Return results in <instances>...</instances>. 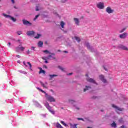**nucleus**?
Here are the masks:
<instances>
[{"label": "nucleus", "mask_w": 128, "mask_h": 128, "mask_svg": "<svg viewBox=\"0 0 128 128\" xmlns=\"http://www.w3.org/2000/svg\"><path fill=\"white\" fill-rule=\"evenodd\" d=\"M2 26V24L0 23V26Z\"/></svg>", "instance_id": "052dcab7"}, {"label": "nucleus", "mask_w": 128, "mask_h": 128, "mask_svg": "<svg viewBox=\"0 0 128 128\" xmlns=\"http://www.w3.org/2000/svg\"><path fill=\"white\" fill-rule=\"evenodd\" d=\"M78 120H82V122L84 121V120L83 118H78Z\"/></svg>", "instance_id": "ea45409f"}, {"label": "nucleus", "mask_w": 128, "mask_h": 128, "mask_svg": "<svg viewBox=\"0 0 128 128\" xmlns=\"http://www.w3.org/2000/svg\"><path fill=\"white\" fill-rule=\"evenodd\" d=\"M120 128H128L124 125H122V126H120Z\"/></svg>", "instance_id": "37998d69"}, {"label": "nucleus", "mask_w": 128, "mask_h": 128, "mask_svg": "<svg viewBox=\"0 0 128 128\" xmlns=\"http://www.w3.org/2000/svg\"><path fill=\"white\" fill-rule=\"evenodd\" d=\"M88 128H90V127H88Z\"/></svg>", "instance_id": "680f3d73"}, {"label": "nucleus", "mask_w": 128, "mask_h": 128, "mask_svg": "<svg viewBox=\"0 0 128 128\" xmlns=\"http://www.w3.org/2000/svg\"><path fill=\"white\" fill-rule=\"evenodd\" d=\"M72 73H70L68 74V76H72Z\"/></svg>", "instance_id": "603ef678"}, {"label": "nucleus", "mask_w": 128, "mask_h": 128, "mask_svg": "<svg viewBox=\"0 0 128 128\" xmlns=\"http://www.w3.org/2000/svg\"><path fill=\"white\" fill-rule=\"evenodd\" d=\"M90 90V86H86V88H84V92H86V90Z\"/></svg>", "instance_id": "412c9836"}, {"label": "nucleus", "mask_w": 128, "mask_h": 128, "mask_svg": "<svg viewBox=\"0 0 128 128\" xmlns=\"http://www.w3.org/2000/svg\"><path fill=\"white\" fill-rule=\"evenodd\" d=\"M111 126H112V128H116V124L114 122L111 124Z\"/></svg>", "instance_id": "5701e85b"}, {"label": "nucleus", "mask_w": 128, "mask_h": 128, "mask_svg": "<svg viewBox=\"0 0 128 128\" xmlns=\"http://www.w3.org/2000/svg\"><path fill=\"white\" fill-rule=\"evenodd\" d=\"M42 44H44V42H42V41H40L38 44V46H39V48H42Z\"/></svg>", "instance_id": "6ab92c4d"}, {"label": "nucleus", "mask_w": 128, "mask_h": 128, "mask_svg": "<svg viewBox=\"0 0 128 128\" xmlns=\"http://www.w3.org/2000/svg\"><path fill=\"white\" fill-rule=\"evenodd\" d=\"M28 36H32V34H34V31H29L26 33Z\"/></svg>", "instance_id": "f3484780"}, {"label": "nucleus", "mask_w": 128, "mask_h": 128, "mask_svg": "<svg viewBox=\"0 0 128 128\" xmlns=\"http://www.w3.org/2000/svg\"><path fill=\"white\" fill-rule=\"evenodd\" d=\"M37 89L38 90H40L42 92H44V94H46V92H44V91L40 89V88H37Z\"/></svg>", "instance_id": "473e14b6"}, {"label": "nucleus", "mask_w": 128, "mask_h": 128, "mask_svg": "<svg viewBox=\"0 0 128 128\" xmlns=\"http://www.w3.org/2000/svg\"><path fill=\"white\" fill-rule=\"evenodd\" d=\"M40 84L43 88H48V83L46 82L44 84L42 82H40Z\"/></svg>", "instance_id": "2eb2a0df"}, {"label": "nucleus", "mask_w": 128, "mask_h": 128, "mask_svg": "<svg viewBox=\"0 0 128 128\" xmlns=\"http://www.w3.org/2000/svg\"><path fill=\"white\" fill-rule=\"evenodd\" d=\"M40 34H37V36H35L36 38H40Z\"/></svg>", "instance_id": "c9c22d12"}, {"label": "nucleus", "mask_w": 128, "mask_h": 128, "mask_svg": "<svg viewBox=\"0 0 128 128\" xmlns=\"http://www.w3.org/2000/svg\"><path fill=\"white\" fill-rule=\"evenodd\" d=\"M46 58H48V60H52V55H50L46 57Z\"/></svg>", "instance_id": "2f4dec72"}, {"label": "nucleus", "mask_w": 128, "mask_h": 128, "mask_svg": "<svg viewBox=\"0 0 128 128\" xmlns=\"http://www.w3.org/2000/svg\"><path fill=\"white\" fill-rule=\"evenodd\" d=\"M68 0H61V2H66Z\"/></svg>", "instance_id": "09e8293b"}, {"label": "nucleus", "mask_w": 128, "mask_h": 128, "mask_svg": "<svg viewBox=\"0 0 128 128\" xmlns=\"http://www.w3.org/2000/svg\"><path fill=\"white\" fill-rule=\"evenodd\" d=\"M26 64H27L29 66V68H30V70L31 72H32V70H32V64H30V62H27Z\"/></svg>", "instance_id": "dca6fc26"}, {"label": "nucleus", "mask_w": 128, "mask_h": 128, "mask_svg": "<svg viewBox=\"0 0 128 128\" xmlns=\"http://www.w3.org/2000/svg\"><path fill=\"white\" fill-rule=\"evenodd\" d=\"M36 11L40 10V9H38V6H36Z\"/></svg>", "instance_id": "a18cd8bd"}, {"label": "nucleus", "mask_w": 128, "mask_h": 128, "mask_svg": "<svg viewBox=\"0 0 128 128\" xmlns=\"http://www.w3.org/2000/svg\"><path fill=\"white\" fill-rule=\"evenodd\" d=\"M16 58H20V56L16 55Z\"/></svg>", "instance_id": "8fccbe9b"}, {"label": "nucleus", "mask_w": 128, "mask_h": 128, "mask_svg": "<svg viewBox=\"0 0 128 128\" xmlns=\"http://www.w3.org/2000/svg\"><path fill=\"white\" fill-rule=\"evenodd\" d=\"M41 116H42L43 118H46V114H41Z\"/></svg>", "instance_id": "58836bf2"}, {"label": "nucleus", "mask_w": 128, "mask_h": 128, "mask_svg": "<svg viewBox=\"0 0 128 128\" xmlns=\"http://www.w3.org/2000/svg\"><path fill=\"white\" fill-rule=\"evenodd\" d=\"M1 0H0V2Z\"/></svg>", "instance_id": "0e129e2a"}, {"label": "nucleus", "mask_w": 128, "mask_h": 128, "mask_svg": "<svg viewBox=\"0 0 128 128\" xmlns=\"http://www.w3.org/2000/svg\"><path fill=\"white\" fill-rule=\"evenodd\" d=\"M56 126L57 128H64L58 122H57L56 124Z\"/></svg>", "instance_id": "a211bd4d"}, {"label": "nucleus", "mask_w": 128, "mask_h": 128, "mask_svg": "<svg viewBox=\"0 0 128 128\" xmlns=\"http://www.w3.org/2000/svg\"><path fill=\"white\" fill-rule=\"evenodd\" d=\"M2 16H4V18H9V20H11L13 21L14 22H16V18H14V17L10 15H8L4 13H3Z\"/></svg>", "instance_id": "20e7f679"}, {"label": "nucleus", "mask_w": 128, "mask_h": 128, "mask_svg": "<svg viewBox=\"0 0 128 128\" xmlns=\"http://www.w3.org/2000/svg\"><path fill=\"white\" fill-rule=\"evenodd\" d=\"M86 76H87L86 80L88 82H92V84H96V81L94 79L90 78L88 74H86Z\"/></svg>", "instance_id": "423d86ee"}, {"label": "nucleus", "mask_w": 128, "mask_h": 128, "mask_svg": "<svg viewBox=\"0 0 128 128\" xmlns=\"http://www.w3.org/2000/svg\"><path fill=\"white\" fill-rule=\"evenodd\" d=\"M76 110H80V108L76 107Z\"/></svg>", "instance_id": "13d9d810"}, {"label": "nucleus", "mask_w": 128, "mask_h": 128, "mask_svg": "<svg viewBox=\"0 0 128 128\" xmlns=\"http://www.w3.org/2000/svg\"><path fill=\"white\" fill-rule=\"evenodd\" d=\"M62 28H61V30H62Z\"/></svg>", "instance_id": "e2e57ef3"}, {"label": "nucleus", "mask_w": 128, "mask_h": 128, "mask_svg": "<svg viewBox=\"0 0 128 128\" xmlns=\"http://www.w3.org/2000/svg\"><path fill=\"white\" fill-rule=\"evenodd\" d=\"M38 16H40V15L38 14V15H36L35 17V18H34V20H36V18H38Z\"/></svg>", "instance_id": "e433bc0d"}, {"label": "nucleus", "mask_w": 128, "mask_h": 128, "mask_svg": "<svg viewBox=\"0 0 128 128\" xmlns=\"http://www.w3.org/2000/svg\"><path fill=\"white\" fill-rule=\"evenodd\" d=\"M64 52H66V54L68 53V51H64Z\"/></svg>", "instance_id": "bf43d9fd"}, {"label": "nucleus", "mask_w": 128, "mask_h": 128, "mask_svg": "<svg viewBox=\"0 0 128 128\" xmlns=\"http://www.w3.org/2000/svg\"><path fill=\"white\" fill-rule=\"evenodd\" d=\"M30 50H28V51H27V54H30Z\"/></svg>", "instance_id": "5fc2aeb1"}, {"label": "nucleus", "mask_w": 128, "mask_h": 128, "mask_svg": "<svg viewBox=\"0 0 128 128\" xmlns=\"http://www.w3.org/2000/svg\"><path fill=\"white\" fill-rule=\"evenodd\" d=\"M112 108H114L117 114H120V112H122L124 110L123 108H120L118 106H116L115 104H112Z\"/></svg>", "instance_id": "f03ea898"}, {"label": "nucleus", "mask_w": 128, "mask_h": 128, "mask_svg": "<svg viewBox=\"0 0 128 128\" xmlns=\"http://www.w3.org/2000/svg\"><path fill=\"white\" fill-rule=\"evenodd\" d=\"M8 46H10V42H8Z\"/></svg>", "instance_id": "3c124183"}, {"label": "nucleus", "mask_w": 128, "mask_h": 128, "mask_svg": "<svg viewBox=\"0 0 128 128\" xmlns=\"http://www.w3.org/2000/svg\"><path fill=\"white\" fill-rule=\"evenodd\" d=\"M96 6L99 10H104V2H100L97 4Z\"/></svg>", "instance_id": "39448f33"}, {"label": "nucleus", "mask_w": 128, "mask_h": 128, "mask_svg": "<svg viewBox=\"0 0 128 128\" xmlns=\"http://www.w3.org/2000/svg\"><path fill=\"white\" fill-rule=\"evenodd\" d=\"M106 12L108 14H112V12H114V10H112V8L110 7H108L106 8Z\"/></svg>", "instance_id": "1a4fd4ad"}, {"label": "nucleus", "mask_w": 128, "mask_h": 128, "mask_svg": "<svg viewBox=\"0 0 128 128\" xmlns=\"http://www.w3.org/2000/svg\"><path fill=\"white\" fill-rule=\"evenodd\" d=\"M49 76L51 78H54V76H58V75H56V74H50V75H49Z\"/></svg>", "instance_id": "bb28decb"}, {"label": "nucleus", "mask_w": 128, "mask_h": 128, "mask_svg": "<svg viewBox=\"0 0 128 128\" xmlns=\"http://www.w3.org/2000/svg\"><path fill=\"white\" fill-rule=\"evenodd\" d=\"M118 48L121 50H128V48L126 47V46L123 44L118 45Z\"/></svg>", "instance_id": "0eeeda50"}, {"label": "nucleus", "mask_w": 128, "mask_h": 128, "mask_svg": "<svg viewBox=\"0 0 128 128\" xmlns=\"http://www.w3.org/2000/svg\"><path fill=\"white\" fill-rule=\"evenodd\" d=\"M75 39L76 40H77V42H80V38L78 37H75Z\"/></svg>", "instance_id": "c756f323"}, {"label": "nucleus", "mask_w": 128, "mask_h": 128, "mask_svg": "<svg viewBox=\"0 0 128 128\" xmlns=\"http://www.w3.org/2000/svg\"><path fill=\"white\" fill-rule=\"evenodd\" d=\"M43 52H44L45 54H50V52L48 50H44L43 51Z\"/></svg>", "instance_id": "72a5a7b5"}, {"label": "nucleus", "mask_w": 128, "mask_h": 128, "mask_svg": "<svg viewBox=\"0 0 128 128\" xmlns=\"http://www.w3.org/2000/svg\"><path fill=\"white\" fill-rule=\"evenodd\" d=\"M85 46L88 48L90 50V44L88 43H86Z\"/></svg>", "instance_id": "cd10ccee"}, {"label": "nucleus", "mask_w": 128, "mask_h": 128, "mask_svg": "<svg viewBox=\"0 0 128 128\" xmlns=\"http://www.w3.org/2000/svg\"><path fill=\"white\" fill-rule=\"evenodd\" d=\"M64 24H65L64 22L62 21L60 22V26H61L62 28H64Z\"/></svg>", "instance_id": "aec40b11"}, {"label": "nucleus", "mask_w": 128, "mask_h": 128, "mask_svg": "<svg viewBox=\"0 0 128 128\" xmlns=\"http://www.w3.org/2000/svg\"><path fill=\"white\" fill-rule=\"evenodd\" d=\"M128 36V33L124 32L120 35V38H126Z\"/></svg>", "instance_id": "9d476101"}, {"label": "nucleus", "mask_w": 128, "mask_h": 128, "mask_svg": "<svg viewBox=\"0 0 128 128\" xmlns=\"http://www.w3.org/2000/svg\"><path fill=\"white\" fill-rule=\"evenodd\" d=\"M44 105L46 108H48V110H49V112H51V114H54V110H52V107H50V105L48 102L44 103Z\"/></svg>", "instance_id": "7ed1b4c3"}, {"label": "nucleus", "mask_w": 128, "mask_h": 128, "mask_svg": "<svg viewBox=\"0 0 128 128\" xmlns=\"http://www.w3.org/2000/svg\"><path fill=\"white\" fill-rule=\"evenodd\" d=\"M70 126H72L73 128H78L76 127V126H78V124H70Z\"/></svg>", "instance_id": "a878e982"}, {"label": "nucleus", "mask_w": 128, "mask_h": 128, "mask_svg": "<svg viewBox=\"0 0 128 128\" xmlns=\"http://www.w3.org/2000/svg\"><path fill=\"white\" fill-rule=\"evenodd\" d=\"M18 72L20 74H28L26 72L24 71H22V70H18Z\"/></svg>", "instance_id": "4be33fe9"}, {"label": "nucleus", "mask_w": 128, "mask_h": 128, "mask_svg": "<svg viewBox=\"0 0 128 128\" xmlns=\"http://www.w3.org/2000/svg\"><path fill=\"white\" fill-rule=\"evenodd\" d=\"M22 22L24 24H25L26 26H32V23L26 20H23Z\"/></svg>", "instance_id": "f8f14e48"}, {"label": "nucleus", "mask_w": 128, "mask_h": 128, "mask_svg": "<svg viewBox=\"0 0 128 128\" xmlns=\"http://www.w3.org/2000/svg\"><path fill=\"white\" fill-rule=\"evenodd\" d=\"M126 30V28H123L122 30H121L120 32H124V30Z\"/></svg>", "instance_id": "c03bdc74"}, {"label": "nucleus", "mask_w": 128, "mask_h": 128, "mask_svg": "<svg viewBox=\"0 0 128 128\" xmlns=\"http://www.w3.org/2000/svg\"><path fill=\"white\" fill-rule=\"evenodd\" d=\"M104 70H106V72H108V70H107L106 68H104Z\"/></svg>", "instance_id": "6e6d98bb"}, {"label": "nucleus", "mask_w": 128, "mask_h": 128, "mask_svg": "<svg viewBox=\"0 0 128 128\" xmlns=\"http://www.w3.org/2000/svg\"><path fill=\"white\" fill-rule=\"evenodd\" d=\"M60 124H63V126H68V124H66V123L60 120Z\"/></svg>", "instance_id": "393cba45"}, {"label": "nucleus", "mask_w": 128, "mask_h": 128, "mask_svg": "<svg viewBox=\"0 0 128 128\" xmlns=\"http://www.w3.org/2000/svg\"><path fill=\"white\" fill-rule=\"evenodd\" d=\"M78 120H82V122L84 121V120L83 118H78Z\"/></svg>", "instance_id": "a19ab883"}, {"label": "nucleus", "mask_w": 128, "mask_h": 128, "mask_svg": "<svg viewBox=\"0 0 128 128\" xmlns=\"http://www.w3.org/2000/svg\"><path fill=\"white\" fill-rule=\"evenodd\" d=\"M119 122H120V124H124V120H122V118H120L119 120H118Z\"/></svg>", "instance_id": "c85d7f7f"}, {"label": "nucleus", "mask_w": 128, "mask_h": 128, "mask_svg": "<svg viewBox=\"0 0 128 128\" xmlns=\"http://www.w3.org/2000/svg\"><path fill=\"white\" fill-rule=\"evenodd\" d=\"M100 79L103 82L104 84L106 82V80L104 78L103 75H100L99 76Z\"/></svg>", "instance_id": "9b49d317"}, {"label": "nucleus", "mask_w": 128, "mask_h": 128, "mask_svg": "<svg viewBox=\"0 0 128 128\" xmlns=\"http://www.w3.org/2000/svg\"><path fill=\"white\" fill-rule=\"evenodd\" d=\"M69 102L70 104H74V100H69Z\"/></svg>", "instance_id": "4c0bfd02"}, {"label": "nucleus", "mask_w": 128, "mask_h": 128, "mask_svg": "<svg viewBox=\"0 0 128 128\" xmlns=\"http://www.w3.org/2000/svg\"><path fill=\"white\" fill-rule=\"evenodd\" d=\"M74 24L77 26H80V20L78 18H74Z\"/></svg>", "instance_id": "ddd939ff"}, {"label": "nucleus", "mask_w": 128, "mask_h": 128, "mask_svg": "<svg viewBox=\"0 0 128 128\" xmlns=\"http://www.w3.org/2000/svg\"><path fill=\"white\" fill-rule=\"evenodd\" d=\"M34 48H35L34 47V46H32V47H31V50H34Z\"/></svg>", "instance_id": "de8ad7c7"}, {"label": "nucleus", "mask_w": 128, "mask_h": 128, "mask_svg": "<svg viewBox=\"0 0 128 128\" xmlns=\"http://www.w3.org/2000/svg\"><path fill=\"white\" fill-rule=\"evenodd\" d=\"M39 74H46V71L44 70H42V68H40V71L39 72Z\"/></svg>", "instance_id": "b1692460"}, {"label": "nucleus", "mask_w": 128, "mask_h": 128, "mask_svg": "<svg viewBox=\"0 0 128 128\" xmlns=\"http://www.w3.org/2000/svg\"><path fill=\"white\" fill-rule=\"evenodd\" d=\"M12 4H14V0H11Z\"/></svg>", "instance_id": "864d4df0"}, {"label": "nucleus", "mask_w": 128, "mask_h": 128, "mask_svg": "<svg viewBox=\"0 0 128 128\" xmlns=\"http://www.w3.org/2000/svg\"><path fill=\"white\" fill-rule=\"evenodd\" d=\"M17 62H18V64H20V61L18 60V61Z\"/></svg>", "instance_id": "4d7b16f0"}, {"label": "nucleus", "mask_w": 128, "mask_h": 128, "mask_svg": "<svg viewBox=\"0 0 128 128\" xmlns=\"http://www.w3.org/2000/svg\"><path fill=\"white\" fill-rule=\"evenodd\" d=\"M16 34L18 35V36H20V34H22V31H18L16 32Z\"/></svg>", "instance_id": "7c9ffc66"}, {"label": "nucleus", "mask_w": 128, "mask_h": 128, "mask_svg": "<svg viewBox=\"0 0 128 128\" xmlns=\"http://www.w3.org/2000/svg\"><path fill=\"white\" fill-rule=\"evenodd\" d=\"M17 42H18L20 44L18 47L16 48V51L20 52V50L21 52H24V50L25 48L24 47L22 46V40H18Z\"/></svg>", "instance_id": "f257e3e1"}, {"label": "nucleus", "mask_w": 128, "mask_h": 128, "mask_svg": "<svg viewBox=\"0 0 128 128\" xmlns=\"http://www.w3.org/2000/svg\"><path fill=\"white\" fill-rule=\"evenodd\" d=\"M23 64H24V66H28V65H26V62H23Z\"/></svg>", "instance_id": "49530a36"}, {"label": "nucleus", "mask_w": 128, "mask_h": 128, "mask_svg": "<svg viewBox=\"0 0 128 128\" xmlns=\"http://www.w3.org/2000/svg\"><path fill=\"white\" fill-rule=\"evenodd\" d=\"M34 102H35L34 104L36 106L37 108H42V105H40V104L38 102L34 101Z\"/></svg>", "instance_id": "4468645a"}, {"label": "nucleus", "mask_w": 128, "mask_h": 128, "mask_svg": "<svg viewBox=\"0 0 128 128\" xmlns=\"http://www.w3.org/2000/svg\"><path fill=\"white\" fill-rule=\"evenodd\" d=\"M42 60H45V63L46 64H48V60H46V58L44 57H42Z\"/></svg>", "instance_id": "f704fd0d"}, {"label": "nucleus", "mask_w": 128, "mask_h": 128, "mask_svg": "<svg viewBox=\"0 0 128 128\" xmlns=\"http://www.w3.org/2000/svg\"><path fill=\"white\" fill-rule=\"evenodd\" d=\"M58 68L61 70H64V68H62V67L60 66H58Z\"/></svg>", "instance_id": "79ce46f5"}, {"label": "nucleus", "mask_w": 128, "mask_h": 128, "mask_svg": "<svg viewBox=\"0 0 128 128\" xmlns=\"http://www.w3.org/2000/svg\"><path fill=\"white\" fill-rule=\"evenodd\" d=\"M46 98L48 100L49 102H56V100H54V98L52 96H47Z\"/></svg>", "instance_id": "6e6552de"}]
</instances>
